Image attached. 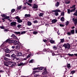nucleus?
I'll return each instance as SVG.
<instances>
[{
  "instance_id": "6e6d98bb",
  "label": "nucleus",
  "mask_w": 77,
  "mask_h": 77,
  "mask_svg": "<svg viewBox=\"0 0 77 77\" xmlns=\"http://www.w3.org/2000/svg\"><path fill=\"white\" fill-rule=\"evenodd\" d=\"M74 15H76V16H77V11H76L74 14Z\"/></svg>"
},
{
  "instance_id": "4d7b16f0",
  "label": "nucleus",
  "mask_w": 77,
  "mask_h": 77,
  "mask_svg": "<svg viewBox=\"0 0 77 77\" xmlns=\"http://www.w3.org/2000/svg\"><path fill=\"white\" fill-rule=\"evenodd\" d=\"M33 23H38V21H37V20L34 21Z\"/></svg>"
},
{
  "instance_id": "1a4fd4ad",
  "label": "nucleus",
  "mask_w": 77,
  "mask_h": 77,
  "mask_svg": "<svg viewBox=\"0 0 77 77\" xmlns=\"http://www.w3.org/2000/svg\"><path fill=\"white\" fill-rule=\"evenodd\" d=\"M1 16L2 17H3V18H5V19H8V18H9L10 17L9 16H7L5 14H2L1 15Z\"/></svg>"
},
{
  "instance_id": "052dcab7",
  "label": "nucleus",
  "mask_w": 77,
  "mask_h": 77,
  "mask_svg": "<svg viewBox=\"0 0 77 77\" xmlns=\"http://www.w3.org/2000/svg\"><path fill=\"white\" fill-rule=\"evenodd\" d=\"M21 26V25H18L17 26V27H18V28H19V27H20Z\"/></svg>"
},
{
  "instance_id": "dca6fc26",
  "label": "nucleus",
  "mask_w": 77,
  "mask_h": 77,
  "mask_svg": "<svg viewBox=\"0 0 77 77\" xmlns=\"http://www.w3.org/2000/svg\"><path fill=\"white\" fill-rule=\"evenodd\" d=\"M11 37L12 38H13L14 39H17V37L15 35V34H13L11 36Z\"/></svg>"
},
{
  "instance_id": "8fccbe9b",
  "label": "nucleus",
  "mask_w": 77,
  "mask_h": 77,
  "mask_svg": "<svg viewBox=\"0 0 77 77\" xmlns=\"http://www.w3.org/2000/svg\"><path fill=\"white\" fill-rule=\"evenodd\" d=\"M27 5H29V6H32V4H31V3L28 2V3H27Z\"/></svg>"
},
{
  "instance_id": "bf43d9fd",
  "label": "nucleus",
  "mask_w": 77,
  "mask_h": 77,
  "mask_svg": "<svg viewBox=\"0 0 77 77\" xmlns=\"http://www.w3.org/2000/svg\"><path fill=\"white\" fill-rule=\"evenodd\" d=\"M8 31H9V30L8 29H5L4 30V32H8Z\"/></svg>"
},
{
  "instance_id": "4468645a",
  "label": "nucleus",
  "mask_w": 77,
  "mask_h": 77,
  "mask_svg": "<svg viewBox=\"0 0 77 77\" xmlns=\"http://www.w3.org/2000/svg\"><path fill=\"white\" fill-rule=\"evenodd\" d=\"M26 65V63H23L21 62L20 63V64L18 63L17 66H20L23 65Z\"/></svg>"
},
{
  "instance_id": "72a5a7b5",
  "label": "nucleus",
  "mask_w": 77,
  "mask_h": 77,
  "mask_svg": "<svg viewBox=\"0 0 77 77\" xmlns=\"http://www.w3.org/2000/svg\"><path fill=\"white\" fill-rule=\"evenodd\" d=\"M4 60H5L6 61H8L9 60V59L8 58L6 57H4Z\"/></svg>"
},
{
  "instance_id": "774afa93",
  "label": "nucleus",
  "mask_w": 77,
  "mask_h": 77,
  "mask_svg": "<svg viewBox=\"0 0 77 77\" xmlns=\"http://www.w3.org/2000/svg\"><path fill=\"white\" fill-rule=\"evenodd\" d=\"M1 29H4V27L3 26H1L0 27Z\"/></svg>"
},
{
  "instance_id": "a18cd8bd",
  "label": "nucleus",
  "mask_w": 77,
  "mask_h": 77,
  "mask_svg": "<svg viewBox=\"0 0 77 77\" xmlns=\"http://www.w3.org/2000/svg\"><path fill=\"white\" fill-rule=\"evenodd\" d=\"M53 48L54 49H55V50H57V47H56V46H54L53 47Z\"/></svg>"
},
{
  "instance_id": "e2e57ef3",
  "label": "nucleus",
  "mask_w": 77,
  "mask_h": 77,
  "mask_svg": "<svg viewBox=\"0 0 77 77\" xmlns=\"http://www.w3.org/2000/svg\"><path fill=\"white\" fill-rule=\"evenodd\" d=\"M43 41H44V42H47V41L45 39V40H44V39H43Z\"/></svg>"
},
{
  "instance_id": "4c0bfd02",
  "label": "nucleus",
  "mask_w": 77,
  "mask_h": 77,
  "mask_svg": "<svg viewBox=\"0 0 77 77\" xmlns=\"http://www.w3.org/2000/svg\"><path fill=\"white\" fill-rule=\"evenodd\" d=\"M34 62V60L33 59L31 60L29 62V63H33Z\"/></svg>"
},
{
  "instance_id": "a19ab883",
  "label": "nucleus",
  "mask_w": 77,
  "mask_h": 77,
  "mask_svg": "<svg viewBox=\"0 0 77 77\" xmlns=\"http://www.w3.org/2000/svg\"><path fill=\"white\" fill-rule=\"evenodd\" d=\"M58 12H54V14L56 16H57V15H58Z\"/></svg>"
},
{
  "instance_id": "338daca9",
  "label": "nucleus",
  "mask_w": 77,
  "mask_h": 77,
  "mask_svg": "<svg viewBox=\"0 0 77 77\" xmlns=\"http://www.w3.org/2000/svg\"><path fill=\"white\" fill-rule=\"evenodd\" d=\"M46 50H47V48H45L43 49V51H46Z\"/></svg>"
},
{
  "instance_id": "20e7f679",
  "label": "nucleus",
  "mask_w": 77,
  "mask_h": 77,
  "mask_svg": "<svg viewBox=\"0 0 77 77\" xmlns=\"http://www.w3.org/2000/svg\"><path fill=\"white\" fill-rule=\"evenodd\" d=\"M8 65H11L10 66V67H12V68H13V67H15V63L12 61H8Z\"/></svg>"
},
{
  "instance_id": "c9c22d12",
  "label": "nucleus",
  "mask_w": 77,
  "mask_h": 77,
  "mask_svg": "<svg viewBox=\"0 0 77 77\" xmlns=\"http://www.w3.org/2000/svg\"><path fill=\"white\" fill-rule=\"evenodd\" d=\"M23 55V54L21 53H18V54H17V56H21Z\"/></svg>"
},
{
  "instance_id": "0eeeda50",
  "label": "nucleus",
  "mask_w": 77,
  "mask_h": 77,
  "mask_svg": "<svg viewBox=\"0 0 77 77\" xmlns=\"http://www.w3.org/2000/svg\"><path fill=\"white\" fill-rule=\"evenodd\" d=\"M43 68V67L42 66L38 67L37 68H34L33 69V70L34 71V70H36L37 69L38 70H42Z\"/></svg>"
},
{
  "instance_id": "0e129e2a",
  "label": "nucleus",
  "mask_w": 77,
  "mask_h": 77,
  "mask_svg": "<svg viewBox=\"0 0 77 77\" xmlns=\"http://www.w3.org/2000/svg\"><path fill=\"white\" fill-rule=\"evenodd\" d=\"M61 15H62V16H64V12H63L61 13Z\"/></svg>"
},
{
  "instance_id": "9b49d317",
  "label": "nucleus",
  "mask_w": 77,
  "mask_h": 77,
  "mask_svg": "<svg viewBox=\"0 0 77 77\" xmlns=\"http://www.w3.org/2000/svg\"><path fill=\"white\" fill-rule=\"evenodd\" d=\"M67 55H68V56H71L72 57V56H74V55L76 56V57H77V54H71L69 53L68 54H67Z\"/></svg>"
},
{
  "instance_id": "37998d69",
  "label": "nucleus",
  "mask_w": 77,
  "mask_h": 77,
  "mask_svg": "<svg viewBox=\"0 0 77 77\" xmlns=\"http://www.w3.org/2000/svg\"><path fill=\"white\" fill-rule=\"evenodd\" d=\"M71 74H74V73H75V71L74 70H73L72 71H71Z\"/></svg>"
},
{
  "instance_id": "bb28decb",
  "label": "nucleus",
  "mask_w": 77,
  "mask_h": 77,
  "mask_svg": "<svg viewBox=\"0 0 77 77\" xmlns=\"http://www.w3.org/2000/svg\"><path fill=\"white\" fill-rule=\"evenodd\" d=\"M40 75L38 74H35L34 75V77H39Z\"/></svg>"
},
{
  "instance_id": "2f4dec72",
  "label": "nucleus",
  "mask_w": 77,
  "mask_h": 77,
  "mask_svg": "<svg viewBox=\"0 0 77 77\" xmlns=\"http://www.w3.org/2000/svg\"><path fill=\"white\" fill-rule=\"evenodd\" d=\"M59 6V2H57L55 4V6L56 7H58Z\"/></svg>"
},
{
  "instance_id": "412c9836",
  "label": "nucleus",
  "mask_w": 77,
  "mask_h": 77,
  "mask_svg": "<svg viewBox=\"0 0 77 77\" xmlns=\"http://www.w3.org/2000/svg\"><path fill=\"white\" fill-rule=\"evenodd\" d=\"M31 15L30 14H26L25 15V17L26 18H27L28 17H30Z\"/></svg>"
},
{
  "instance_id": "13d9d810",
  "label": "nucleus",
  "mask_w": 77,
  "mask_h": 77,
  "mask_svg": "<svg viewBox=\"0 0 77 77\" xmlns=\"http://www.w3.org/2000/svg\"><path fill=\"white\" fill-rule=\"evenodd\" d=\"M14 11H15V9H13L11 11V12L12 13H13V12H14Z\"/></svg>"
},
{
  "instance_id": "aec40b11",
  "label": "nucleus",
  "mask_w": 77,
  "mask_h": 77,
  "mask_svg": "<svg viewBox=\"0 0 77 77\" xmlns=\"http://www.w3.org/2000/svg\"><path fill=\"white\" fill-rule=\"evenodd\" d=\"M48 72L47 71V70L45 69L44 72L43 73V75H45L47 74Z\"/></svg>"
},
{
  "instance_id": "5701e85b",
  "label": "nucleus",
  "mask_w": 77,
  "mask_h": 77,
  "mask_svg": "<svg viewBox=\"0 0 77 77\" xmlns=\"http://www.w3.org/2000/svg\"><path fill=\"white\" fill-rule=\"evenodd\" d=\"M57 20L56 19H53L52 20V23H55L57 22Z\"/></svg>"
},
{
  "instance_id": "393cba45",
  "label": "nucleus",
  "mask_w": 77,
  "mask_h": 77,
  "mask_svg": "<svg viewBox=\"0 0 77 77\" xmlns=\"http://www.w3.org/2000/svg\"><path fill=\"white\" fill-rule=\"evenodd\" d=\"M60 20L61 21H62V22H64V21H65V18H64L63 17H62L60 18Z\"/></svg>"
},
{
  "instance_id": "4be33fe9",
  "label": "nucleus",
  "mask_w": 77,
  "mask_h": 77,
  "mask_svg": "<svg viewBox=\"0 0 77 77\" xmlns=\"http://www.w3.org/2000/svg\"><path fill=\"white\" fill-rule=\"evenodd\" d=\"M20 48V45H18L16 46V48L17 50H19V49Z\"/></svg>"
},
{
  "instance_id": "f3484780",
  "label": "nucleus",
  "mask_w": 77,
  "mask_h": 77,
  "mask_svg": "<svg viewBox=\"0 0 77 77\" xmlns=\"http://www.w3.org/2000/svg\"><path fill=\"white\" fill-rule=\"evenodd\" d=\"M52 12H61L60 10L59 9H56L55 10L52 11Z\"/></svg>"
},
{
  "instance_id": "f704fd0d",
  "label": "nucleus",
  "mask_w": 77,
  "mask_h": 77,
  "mask_svg": "<svg viewBox=\"0 0 77 77\" xmlns=\"http://www.w3.org/2000/svg\"><path fill=\"white\" fill-rule=\"evenodd\" d=\"M27 32V31H23L21 32L20 33V35H23V34H25V33H26Z\"/></svg>"
},
{
  "instance_id": "6e6552de",
  "label": "nucleus",
  "mask_w": 77,
  "mask_h": 77,
  "mask_svg": "<svg viewBox=\"0 0 77 77\" xmlns=\"http://www.w3.org/2000/svg\"><path fill=\"white\" fill-rule=\"evenodd\" d=\"M5 54H7V53H10L11 52V51H10V50L8 48H6V49H5Z\"/></svg>"
},
{
  "instance_id": "a211bd4d",
  "label": "nucleus",
  "mask_w": 77,
  "mask_h": 77,
  "mask_svg": "<svg viewBox=\"0 0 77 77\" xmlns=\"http://www.w3.org/2000/svg\"><path fill=\"white\" fill-rule=\"evenodd\" d=\"M49 42H50L51 44H56L54 40H51L49 41Z\"/></svg>"
},
{
  "instance_id": "b1692460",
  "label": "nucleus",
  "mask_w": 77,
  "mask_h": 77,
  "mask_svg": "<svg viewBox=\"0 0 77 77\" xmlns=\"http://www.w3.org/2000/svg\"><path fill=\"white\" fill-rule=\"evenodd\" d=\"M13 60H14V61H15V60H20V58H17V57H15V58H13Z\"/></svg>"
},
{
  "instance_id": "473e14b6",
  "label": "nucleus",
  "mask_w": 77,
  "mask_h": 77,
  "mask_svg": "<svg viewBox=\"0 0 77 77\" xmlns=\"http://www.w3.org/2000/svg\"><path fill=\"white\" fill-rule=\"evenodd\" d=\"M70 32L71 33V34L72 35H73V34H74V29L71 30L70 31Z\"/></svg>"
},
{
  "instance_id": "680f3d73",
  "label": "nucleus",
  "mask_w": 77,
  "mask_h": 77,
  "mask_svg": "<svg viewBox=\"0 0 77 77\" xmlns=\"http://www.w3.org/2000/svg\"><path fill=\"white\" fill-rule=\"evenodd\" d=\"M60 27H63V26H64V25H63V24H60Z\"/></svg>"
},
{
  "instance_id": "3c124183",
  "label": "nucleus",
  "mask_w": 77,
  "mask_h": 77,
  "mask_svg": "<svg viewBox=\"0 0 77 77\" xmlns=\"http://www.w3.org/2000/svg\"><path fill=\"white\" fill-rule=\"evenodd\" d=\"M28 3H32V0H29L28 1Z\"/></svg>"
},
{
  "instance_id": "49530a36",
  "label": "nucleus",
  "mask_w": 77,
  "mask_h": 77,
  "mask_svg": "<svg viewBox=\"0 0 77 77\" xmlns=\"http://www.w3.org/2000/svg\"><path fill=\"white\" fill-rule=\"evenodd\" d=\"M67 35H71L72 34L70 32H68L67 33Z\"/></svg>"
},
{
  "instance_id": "423d86ee",
  "label": "nucleus",
  "mask_w": 77,
  "mask_h": 77,
  "mask_svg": "<svg viewBox=\"0 0 77 77\" xmlns=\"http://www.w3.org/2000/svg\"><path fill=\"white\" fill-rule=\"evenodd\" d=\"M38 5L36 4H34L32 7V9L33 11H37L38 10Z\"/></svg>"
},
{
  "instance_id": "a878e982",
  "label": "nucleus",
  "mask_w": 77,
  "mask_h": 77,
  "mask_svg": "<svg viewBox=\"0 0 77 77\" xmlns=\"http://www.w3.org/2000/svg\"><path fill=\"white\" fill-rule=\"evenodd\" d=\"M5 56L8 57H11V56L9 55V53L8 54H5Z\"/></svg>"
},
{
  "instance_id": "c85d7f7f",
  "label": "nucleus",
  "mask_w": 77,
  "mask_h": 77,
  "mask_svg": "<svg viewBox=\"0 0 77 77\" xmlns=\"http://www.w3.org/2000/svg\"><path fill=\"white\" fill-rule=\"evenodd\" d=\"M27 24L29 26H30L32 25V23L30 22H27Z\"/></svg>"
},
{
  "instance_id": "79ce46f5",
  "label": "nucleus",
  "mask_w": 77,
  "mask_h": 77,
  "mask_svg": "<svg viewBox=\"0 0 77 77\" xmlns=\"http://www.w3.org/2000/svg\"><path fill=\"white\" fill-rule=\"evenodd\" d=\"M32 33L34 35H36V34H38V32L36 31H33Z\"/></svg>"
},
{
  "instance_id": "7ed1b4c3",
  "label": "nucleus",
  "mask_w": 77,
  "mask_h": 77,
  "mask_svg": "<svg viewBox=\"0 0 77 77\" xmlns=\"http://www.w3.org/2000/svg\"><path fill=\"white\" fill-rule=\"evenodd\" d=\"M63 47H65V49H69L71 48V45L69 44V43H67V44H64L63 45Z\"/></svg>"
},
{
  "instance_id": "9d476101",
  "label": "nucleus",
  "mask_w": 77,
  "mask_h": 77,
  "mask_svg": "<svg viewBox=\"0 0 77 77\" xmlns=\"http://www.w3.org/2000/svg\"><path fill=\"white\" fill-rule=\"evenodd\" d=\"M16 24L17 23H16V22H13L11 23L10 25L11 26H13V27H14V26H15Z\"/></svg>"
},
{
  "instance_id": "39448f33",
  "label": "nucleus",
  "mask_w": 77,
  "mask_h": 77,
  "mask_svg": "<svg viewBox=\"0 0 77 77\" xmlns=\"http://www.w3.org/2000/svg\"><path fill=\"white\" fill-rule=\"evenodd\" d=\"M15 18H16L17 20V22L18 23H21L23 22V20L21 19H20V17L18 16L15 17Z\"/></svg>"
},
{
  "instance_id": "69168bd1",
  "label": "nucleus",
  "mask_w": 77,
  "mask_h": 77,
  "mask_svg": "<svg viewBox=\"0 0 77 77\" xmlns=\"http://www.w3.org/2000/svg\"><path fill=\"white\" fill-rule=\"evenodd\" d=\"M52 56H54V55H56L55 54H54V52H52Z\"/></svg>"
},
{
  "instance_id": "ddd939ff",
  "label": "nucleus",
  "mask_w": 77,
  "mask_h": 77,
  "mask_svg": "<svg viewBox=\"0 0 77 77\" xmlns=\"http://www.w3.org/2000/svg\"><path fill=\"white\" fill-rule=\"evenodd\" d=\"M4 65L6 66H9L8 64V61H4Z\"/></svg>"
},
{
  "instance_id": "de8ad7c7",
  "label": "nucleus",
  "mask_w": 77,
  "mask_h": 77,
  "mask_svg": "<svg viewBox=\"0 0 77 77\" xmlns=\"http://www.w3.org/2000/svg\"><path fill=\"white\" fill-rule=\"evenodd\" d=\"M69 23L68 21H67V22L65 23V25L67 26L68 25V24H69Z\"/></svg>"
},
{
  "instance_id": "5fc2aeb1",
  "label": "nucleus",
  "mask_w": 77,
  "mask_h": 77,
  "mask_svg": "<svg viewBox=\"0 0 77 77\" xmlns=\"http://www.w3.org/2000/svg\"><path fill=\"white\" fill-rule=\"evenodd\" d=\"M22 6H20L17 8V9H20L21 8Z\"/></svg>"
},
{
  "instance_id": "e433bc0d",
  "label": "nucleus",
  "mask_w": 77,
  "mask_h": 77,
  "mask_svg": "<svg viewBox=\"0 0 77 77\" xmlns=\"http://www.w3.org/2000/svg\"><path fill=\"white\" fill-rule=\"evenodd\" d=\"M27 1L26 0H23V2L24 3V5H26V3H27Z\"/></svg>"
},
{
  "instance_id": "603ef678",
  "label": "nucleus",
  "mask_w": 77,
  "mask_h": 77,
  "mask_svg": "<svg viewBox=\"0 0 77 77\" xmlns=\"http://www.w3.org/2000/svg\"><path fill=\"white\" fill-rule=\"evenodd\" d=\"M50 49L49 48H47L46 49V51H47V52H50Z\"/></svg>"
},
{
  "instance_id": "09e8293b",
  "label": "nucleus",
  "mask_w": 77,
  "mask_h": 77,
  "mask_svg": "<svg viewBox=\"0 0 77 77\" xmlns=\"http://www.w3.org/2000/svg\"><path fill=\"white\" fill-rule=\"evenodd\" d=\"M30 56H31V54H29L27 57L26 58H27V59H28V58H29V57H30Z\"/></svg>"
},
{
  "instance_id": "2eb2a0df",
  "label": "nucleus",
  "mask_w": 77,
  "mask_h": 77,
  "mask_svg": "<svg viewBox=\"0 0 77 77\" xmlns=\"http://www.w3.org/2000/svg\"><path fill=\"white\" fill-rule=\"evenodd\" d=\"M14 33L16 35H19V36L21 35V32H14Z\"/></svg>"
},
{
  "instance_id": "c756f323",
  "label": "nucleus",
  "mask_w": 77,
  "mask_h": 77,
  "mask_svg": "<svg viewBox=\"0 0 77 77\" xmlns=\"http://www.w3.org/2000/svg\"><path fill=\"white\" fill-rule=\"evenodd\" d=\"M11 57L14 58L16 57V55H15L14 54H13L11 55Z\"/></svg>"
},
{
  "instance_id": "ea45409f",
  "label": "nucleus",
  "mask_w": 77,
  "mask_h": 77,
  "mask_svg": "<svg viewBox=\"0 0 77 77\" xmlns=\"http://www.w3.org/2000/svg\"><path fill=\"white\" fill-rule=\"evenodd\" d=\"M44 15V13H40L39 15V17H42L43 15Z\"/></svg>"
},
{
  "instance_id": "6ab92c4d",
  "label": "nucleus",
  "mask_w": 77,
  "mask_h": 77,
  "mask_svg": "<svg viewBox=\"0 0 77 77\" xmlns=\"http://www.w3.org/2000/svg\"><path fill=\"white\" fill-rule=\"evenodd\" d=\"M18 41L15 40V42L14 43V45H17L18 44Z\"/></svg>"
},
{
  "instance_id": "58836bf2",
  "label": "nucleus",
  "mask_w": 77,
  "mask_h": 77,
  "mask_svg": "<svg viewBox=\"0 0 77 77\" xmlns=\"http://www.w3.org/2000/svg\"><path fill=\"white\" fill-rule=\"evenodd\" d=\"M39 72V71L38 70H36V71H33L32 73L34 74H35L36 72Z\"/></svg>"
},
{
  "instance_id": "c03bdc74",
  "label": "nucleus",
  "mask_w": 77,
  "mask_h": 77,
  "mask_svg": "<svg viewBox=\"0 0 77 77\" xmlns=\"http://www.w3.org/2000/svg\"><path fill=\"white\" fill-rule=\"evenodd\" d=\"M67 68H70L71 67V66L70 65V64L69 63L67 64Z\"/></svg>"
},
{
  "instance_id": "f03ea898",
  "label": "nucleus",
  "mask_w": 77,
  "mask_h": 77,
  "mask_svg": "<svg viewBox=\"0 0 77 77\" xmlns=\"http://www.w3.org/2000/svg\"><path fill=\"white\" fill-rule=\"evenodd\" d=\"M75 5H74L72 7H70V8H74L73 9H72L71 10L69 9H68L67 12L68 14H70V12H75Z\"/></svg>"
},
{
  "instance_id": "f257e3e1",
  "label": "nucleus",
  "mask_w": 77,
  "mask_h": 77,
  "mask_svg": "<svg viewBox=\"0 0 77 77\" xmlns=\"http://www.w3.org/2000/svg\"><path fill=\"white\" fill-rule=\"evenodd\" d=\"M7 42H8V43H10V44H12V43H14V42H15V40H11V39H7L6 41H5V42H4V43H3L2 45L1 46V47H3L4 46H5V45L4 44H6V43H7Z\"/></svg>"
},
{
  "instance_id": "f8f14e48",
  "label": "nucleus",
  "mask_w": 77,
  "mask_h": 77,
  "mask_svg": "<svg viewBox=\"0 0 77 77\" xmlns=\"http://www.w3.org/2000/svg\"><path fill=\"white\" fill-rule=\"evenodd\" d=\"M72 20L74 22V24H75V25H76L77 24V19H75L74 18H73Z\"/></svg>"
},
{
  "instance_id": "864d4df0",
  "label": "nucleus",
  "mask_w": 77,
  "mask_h": 77,
  "mask_svg": "<svg viewBox=\"0 0 77 77\" xmlns=\"http://www.w3.org/2000/svg\"><path fill=\"white\" fill-rule=\"evenodd\" d=\"M57 33L58 35H60V32H59V30H58V31L57 32Z\"/></svg>"
},
{
  "instance_id": "cd10ccee",
  "label": "nucleus",
  "mask_w": 77,
  "mask_h": 77,
  "mask_svg": "<svg viewBox=\"0 0 77 77\" xmlns=\"http://www.w3.org/2000/svg\"><path fill=\"white\" fill-rule=\"evenodd\" d=\"M66 4H69L70 3V1L69 0H66L65 1Z\"/></svg>"
},
{
  "instance_id": "7c9ffc66",
  "label": "nucleus",
  "mask_w": 77,
  "mask_h": 77,
  "mask_svg": "<svg viewBox=\"0 0 77 77\" xmlns=\"http://www.w3.org/2000/svg\"><path fill=\"white\" fill-rule=\"evenodd\" d=\"M60 40H61V41L59 43V44H60L61 42H62V43H63V42H64L65 41L64 39H60Z\"/></svg>"
}]
</instances>
